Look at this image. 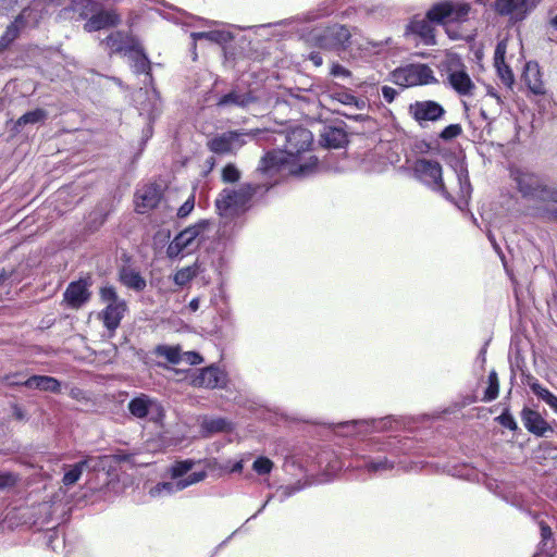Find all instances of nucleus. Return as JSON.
<instances>
[{
    "mask_svg": "<svg viewBox=\"0 0 557 557\" xmlns=\"http://www.w3.org/2000/svg\"><path fill=\"white\" fill-rule=\"evenodd\" d=\"M313 141L312 133L305 127L289 131L285 137L284 149L268 151L257 169L261 175L272 176L286 165H296L290 173L296 176L307 175L318 163L317 157L311 156L306 163L297 164L302 152L310 149Z\"/></svg>",
    "mask_w": 557,
    "mask_h": 557,
    "instance_id": "1",
    "label": "nucleus"
},
{
    "mask_svg": "<svg viewBox=\"0 0 557 557\" xmlns=\"http://www.w3.org/2000/svg\"><path fill=\"white\" fill-rule=\"evenodd\" d=\"M470 12L468 3H453L449 1L435 3L429 9L425 17L414 16L406 26V35H414L424 45H435L433 23L444 24L450 22H462Z\"/></svg>",
    "mask_w": 557,
    "mask_h": 557,
    "instance_id": "2",
    "label": "nucleus"
},
{
    "mask_svg": "<svg viewBox=\"0 0 557 557\" xmlns=\"http://www.w3.org/2000/svg\"><path fill=\"white\" fill-rule=\"evenodd\" d=\"M399 443L395 438L373 441L368 444L369 454L358 455L355 463L350 466L371 475L392 471L397 458L405 453Z\"/></svg>",
    "mask_w": 557,
    "mask_h": 557,
    "instance_id": "3",
    "label": "nucleus"
},
{
    "mask_svg": "<svg viewBox=\"0 0 557 557\" xmlns=\"http://www.w3.org/2000/svg\"><path fill=\"white\" fill-rule=\"evenodd\" d=\"M276 181L265 183H245L238 189L224 188L215 199V208L220 215H228L245 210L249 201L265 195Z\"/></svg>",
    "mask_w": 557,
    "mask_h": 557,
    "instance_id": "4",
    "label": "nucleus"
},
{
    "mask_svg": "<svg viewBox=\"0 0 557 557\" xmlns=\"http://www.w3.org/2000/svg\"><path fill=\"white\" fill-rule=\"evenodd\" d=\"M210 226L209 220H199L187 226L170 242L166 247V257L171 260L182 259L199 248L205 239V233Z\"/></svg>",
    "mask_w": 557,
    "mask_h": 557,
    "instance_id": "5",
    "label": "nucleus"
},
{
    "mask_svg": "<svg viewBox=\"0 0 557 557\" xmlns=\"http://www.w3.org/2000/svg\"><path fill=\"white\" fill-rule=\"evenodd\" d=\"M351 38V29L338 23L315 28L309 34V40L314 47L336 53L346 51L352 44Z\"/></svg>",
    "mask_w": 557,
    "mask_h": 557,
    "instance_id": "6",
    "label": "nucleus"
},
{
    "mask_svg": "<svg viewBox=\"0 0 557 557\" xmlns=\"http://www.w3.org/2000/svg\"><path fill=\"white\" fill-rule=\"evenodd\" d=\"M401 425H404L403 417L389 414L377 419L371 418L339 422L337 430L345 435H364L385 432Z\"/></svg>",
    "mask_w": 557,
    "mask_h": 557,
    "instance_id": "7",
    "label": "nucleus"
},
{
    "mask_svg": "<svg viewBox=\"0 0 557 557\" xmlns=\"http://www.w3.org/2000/svg\"><path fill=\"white\" fill-rule=\"evenodd\" d=\"M99 295L101 301L107 304L106 308L99 313V318L110 336H113L127 311V304L119 297L115 288L111 285L101 287Z\"/></svg>",
    "mask_w": 557,
    "mask_h": 557,
    "instance_id": "8",
    "label": "nucleus"
},
{
    "mask_svg": "<svg viewBox=\"0 0 557 557\" xmlns=\"http://www.w3.org/2000/svg\"><path fill=\"white\" fill-rule=\"evenodd\" d=\"M413 177L431 190L441 194L446 200L453 201L443 181V170L438 161L418 159L412 166Z\"/></svg>",
    "mask_w": 557,
    "mask_h": 557,
    "instance_id": "9",
    "label": "nucleus"
},
{
    "mask_svg": "<svg viewBox=\"0 0 557 557\" xmlns=\"http://www.w3.org/2000/svg\"><path fill=\"white\" fill-rule=\"evenodd\" d=\"M76 5H81L83 9L82 12H79V17L87 20L84 24V29L87 33L114 27L121 21L115 11L100 9L98 4L91 0H81Z\"/></svg>",
    "mask_w": 557,
    "mask_h": 557,
    "instance_id": "10",
    "label": "nucleus"
},
{
    "mask_svg": "<svg viewBox=\"0 0 557 557\" xmlns=\"http://www.w3.org/2000/svg\"><path fill=\"white\" fill-rule=\"evenodd\" d=\"M136 102L140 116H145L147 125L143 129L141 146L144 147L153 134V122L160 114V99L158 91L140 88L136 94Z\"/></svg>",
    "mask_w": 557,
    "mask_h": 557,
    "instance_id": "11",
    "label": "nucleus"
},
{
    "mask_svg": "<svg viewBox=\"0 0 557 557\" xmlns=\"http://www.w3.org/2000/svg\"><path fill=\"white\" fill-rule=\"evenodd\" d=\"M127 409L134 418L149 419L156 423L161 422L165 417L162 404L144 393L133 397L127 404Z\"/></svg>",
    "mask_w": 557,
    "mask_h": 557,
    "instance_id": "12",
    "label": "nucleus"
},
{
    "mask_svg": "<svg viewBox=\"0 0 557 557\" xmlns=\"http://www.w3.org/2000/svg\"><path fill=\"white\" fill-rule=\"evenodd\" d=\"M447 72L448 85L460 96L472 95L475 88L474 83L465 70L461 59L457 55L450 57L444 64Z\"/></svg>",
    "mask_w": 557,
    "mask_h": 557,
    "instance_id": "13",
    "label": "nucleus"
},
{
    "mask_svg": "<svg viewBox=\"0 0 557 557\" xmlns=\"http://www.w3.org/2000/svg\"><path fill=\"white\" fill-rule=\"evenodd\" d=\"M542 0H495L494 11L513 24L521 23L537 8Z\"/></svg>",
    "mask_w": 557,
    "mask_h": 557,
    "instance_id": "14",
    "label": "nucleus"
},
{
    "mask_svg": "<svg viewBox=\"0 0 557 557\" xmlns=\"http://www.w3.org/2000/svg\"><path fill=\"white\" fill-rule=\"evenodd\" d=\"M409 113L421 127H425L429 122L441 121L446 114V110L437 101L422 100L411 103Z\"/></svg>",
    "mask_w": 557,
    "mask_h": 557,
    "instance_id": "15",
    "label": "nucleus"
},
{
    "mask_svg": "<svg viewBox=\"0 0 557 557\" xmlns=\"http://www.w3.org/2000/svg\"><path fill=\"white\" fill-rule=\"evenodd\" d=\"M247 136L249 134L244 131L224 132L211 138L208 141V148L218 154L228 153L243 147Z\"/></svg>",
    "mask_w": 557,
    "mask_h": 557,
    "instance_id": "16",
    "label": "nucleus"
},
{
    "mask_svg": "<svg viewBox=\"0 0 557 557\" xmlns=\"http://www.w3.org/2000/svg\"><path fill=\"white\" fill-rule=\"evenodd\" d=\"M227 384V374L220 367L211 364L197 370L191 376V385L199 388H224Z\"/></svg>",
    "mask_w": 557,
    "mask_h": 557,
    "instance_id": "17",
    "label": "nucleus"
},
{
    "mask_svg": "<svg viewBox=\"0 0 557 557\" xmlns=\"http://www.w3.org/2000/svg\"><path fill=\"white\" fill-rule=\"evenodd\" d=\"M106 457H94V456H87L83 460L70 465L64 466V474L62 478V483L65 486H72L74 485L82 476L83 472L89 471V472H96L100 469H103V459Z\"/></svg>",
    "mask_w": 557,
    "mask_h": 557,
    "instance_id": "18",
    "label": "nucleus"
},
{
    "mask_svg": "<svg viewBox=\"0 0 557 557\" xmlns=\"http://www.w3.org/2000/svg\"><path fill=\"white\" fill-rule=\"evenodd\" d=\"M91 285L89 277H82L71 282L65 292L63 299L71 309H79L87 304L91 297L89 287Z\"/></svg>",
    "mask_w": 557,
    "mask_h": 557,
    "instance_id": "19",
    "label": "nucleus"
},
{
    "mask_svg": "<svg viewBox=\"0 0 557 557\" xmlns=\"http://www.w3.org/2000/svg\"><path fill=\"white\" fill-rule=\"evenodd\" d=\"M513 178L518 190L524 198L539 200L545 186V182L541 176L530 172L518 171Z\"/></svg>",
    "mask_w": 557,
    "mask_h": 557,
    "instance_id": "20",
    "label": "nucleus"
},
{
    "mask_svg": "<svg viewBox=\"0 0 557 557\" xmlns=\"http://www.w3.org/2000/svg\"><path fill=\"white\" fill-rule=\"evenodd\" d=\"M163 196L161 185L151 183L143 186L136 193V207L139 213H146L157 208Z\"/></svg>",
    "mask_w": 557,
    "mask_h": 557,
    "instance_id": "21",
    "label": "nucleus"
},
{
    "mask_svg": "<svg viewBox=\"0 0 557 557\" xmlns=\"http://www.w3.org/2000/svg\"><path fill=\"white\" fill-rule=\"evenodd\" d=\"M12 385H21L26 388L39 389L42 392H49L53 394H60L62 384L61 382L50 375L34 374L23 382L12 381Z\"/></svg>",
    "mask_w": 557,
    "mask_h": 557,
    "instance_id": "22",
    "label": "nucleus"
},
{
    "mask_svg": "<svg viewBox=\"0 0 557 557\" xmlns=\"http://www.w3.org/2000/svg\"><path fill=\"white\" fill-rule=\"evenodd\" d=\"M520 417L524 428L536 436H544L548 431L553 432V428L541 413L529 407L521 410Z\"/></svg>",
    "mask_w": 557,
    "mask_h": 557,
    "instance_id": "23",
    "label": "nucleus"
},
{
    "mask_svg": "<svg viewBox=\"0 0 557 557\" xmlns=\"http://www.w3.org/2000/svg\"><path fill=\"white\" fill-rule=\"evenodd\" d=\"M257 101L258 98L253 96L251 91L242 92L236 87L221 96L216 101V106L220 108L237 107L244 109Z\"/></svg>",
    "mask_w": 557,
    "mask_h": 557,
    "instance_id": "24",
    "label": "nucleus"
},
{
    "mask_svg": "<svg viewBox=\"0 0 557 557\" xmlns=\"http://www.w3.org/2000/svg\"><path fill=\"white\" fill-rule=\"evenodd\" d=\"M456 174L458 178L459 184V198L458 200H454L451 202H455L456 207L459 210H465L469 206V201L472 194V186L469 178L468 169L465 164H460L456 169Z\"/></svg>",
    "mask_w": 557,
    "mask_h": 557,
    "instance_id": "25",
    "label": "nucleus"
},
{
    "mask_svg": "<svg viewBox=\"0 0 557 557\" xmlns=\"http://www.w3.org/2000/svg\"><path fill=\"white\" fill-rule=\"evenodd\" d=\"M128 54L126 57L129 58L132 61V67L135 74H144L146 84L147 81L151 83L152 75H151V67H150V61L148 57L145 54V52L138 48L137 46H129L127 50Z\"/></svg>",
    "mask_w": 557,
    "mask_h": 557,
    "instance_id": "26",
    "label": "nucleus"
},
{
    "mask_svg": "<svg viewBox=\"0 0 557 557\" xmlns=\"http://www.w3.org/2000/svg\"><path fill=\"white\" fill-rule=\"evenodd\" d=\"M190 37L193 39V53H194V60L197 58L196 53V42L198 40H209L211 42L218 44V45H224L233 40L234 36L224 29H215V30H209V32H194L190 34Z\"/></svg>",
    "mask_w": 557,
    "mask_h": 557,
    "instance_id": "27",
    "label": "nucleus"
},
{
    "mask_svg": "<svg viewBox=\"0 0 557 557\" xmlns=\"http://www.w3.org/2000/svg\"><path fill=\"white\" fill-rule=\"evenodd\" d=\"M321 140L326 148H342L347 143V134L342 127L329 126L321 134Z\"/></svg>",
    "mask_w": 557,
    "mask_h": 557,
    "instance_id": "28",
    "label": "nucleus"
},
{
    "mask_svg": "<svg viewBox=\"0 0 557 557\" xmlns=\"http://www.w3.org/2000/svg\"><path fill=\"white\" fill-rule=\"evenodd\" d=\"M120 282L128 289L135 292H143L147 286L145 277L138 271L131 268L120 270Z\"/></svg>",
    "mask_w": 557,
    "mask_h": 557,
    "instance_id": "29",
    "label": "nucleus"
},
{
    "mask_svg": "<svg viewBox=\"0 0 557 557\" xmlns=\"http://www.w3.org/2000/svg\"><path fill=\"white\" fill-rule=\"evenodd\" d=\"M201 431L205 436H210L215 433L233 431V423L222 417L205 419L201 423Z\"/></svg>",
    "mask_w": 557,
    "mask_h": 557,
    "instance_id": "30",
    "label": "nucleus"
},
{
    "mask_svg": "<svg viewBox=\"0 0 557 557\" xmlns=\"http://www.w3.org/2000/svg\"><path fill=\"white\" fill-rule=\"evenodd\" d=\"M412 74V86L428 85L435 83L433 71L426 64H409Z\"/></svg>",
    "mask_w": 557,
    "mask_h": 557,
    "instance_id": "31",
    "label": "nucleus"
},
{
    "mask_svg": "<svg viewBox=\"0 0 557 557\" xmlns=\"http://www.w3.org/2000/svg\"><path fill=\"white\" fill-rule=\"evenodd\" d=\"M104 44L111 52L123 53L124 55L128 54L127 50L129 46H135L128 41L122 32H114L110 34L106 38Z\"/></svg>",
    "mask_w": 557,
    "mask_h": 557,
    "instance_id": "32",
    "label": "nucleus"
},
{
    "mask_svg": "<svg viewBox=\"0 0 557 557\" xmlns=\"http://www.w3.org/2000/svg\"><path fill=\"white\" fill-rule=\"evenodd\" d=\"M200 272V264L195 262L191 265L178 269L173 275V282L175 285L183 287L193 281Z\"/></svg>",
    "mask_w": 557,
    "mask_h": 557,
    "instance_id": "33",
    "label": "nucleus"
},
{
    "mask_svg": "<svg viewBox=\"0 0 557 557\" xmlns=\"http://www.w3.org/2000/svg\"><path fill=\"white\" fill-rule=\"evenodd\" d=\"M500 55V47L497 46L495 51V66L497 70L498 77L500 78L502 83L507 86L511 87L515 82L513 73L508 64L504 61L503 57Z\"/></svg>",
    "mask_w": 557,
    "mask_h": 557,
    "instance_id": "34",
    "label": "nucleus"
},
{
    "mask_svg": "<svg viewBox=\"0 0 557 557\" xmlns=\"http://www.w3.org/2000/svg\"><path fill=\"white\" fill-rule=\"evenodd\" d=\"M48 113L46 110L37 108L35 110L28 111L18 117L14 125V129L20 132V129L27 124H37L42 123L47 119Z\"/></svg>",
    "mask_w": 557,
    "mask_h": 557,
    "instance_id": "35",
    "label": "nucleus"
},
{
    "mask_svg": "<svg viewBox=\"0 0 557 557\" xmlns=\"http://www.w3.org/2000/svg\"><path fill=\"white\" fill-rule=\"evenodd\" d=\"M333 100H336L345 106L355 107L359 110L366 107V101L347 91L346 89L334 90L331 94Z\"/></svg>",
    "mask_w": 557,
    "mask_h": 557,
    "instance_id": "36",
    "label": "nucleus"
},
{
    "mask_svg": "<svg viewBox=\"0 0 557 557\" xmlns=\"http://www.w3.org/2000/svg\"><path fill=\"white\" fill-rule=\"evenodd\" d=\"M154 355L165 358L172 364H178L182 361V351L180 346L158 345L154 348Z\"/></svg>",
    "mask_w": 557,
    "mask_h": 557,
    "instance_id": "37",
    "label": "nucleus"
},
{
    "mask_svg": "<svg viewBox=\"0 0 557 557\" xmlns=\"http://www.w3.org/2000/svg\"><path fill=\"white\" fill-rule=\"evenodd\" d=\"M180 491H183V487H181V480L173 479L172 481L158 483L150 488L149 493L152 497H158L162 495H172Z\"/></svg>",
    "mask_w": 557,
    "mask_h": 557,
    "instance_id": "38",
    "label": "nucleus"
},
{
    "mask_svg": "<svg viewBox=\"0 0 557 557\" xmlns=\"http://www.w3.org/2000/svg\"><path fill=\"white\" fill-rule=\"evenodd\" d=\"M499 394V381L495 370H492L487 376V386L484 391L483 401L491 403L498 397Z\"/></svg>",
    "mask_w": 557,
    "mask_h": 557,
    "instance_id": "39",
    "label": "nucleus"
},
{
    "mask_svg": "<svg viewBox=\"0 0 557 557\" xmlns=\"http://www.w3.org/2000/svg\"><path fill=\"white\" fill-rule=\"evenodd\" d=\"M195 461L193 459H184L175 461L170 468L171 478L181 480L194 468Z\"/></svg>",
    "mask_w": 557,
    "mask_h": 557,
    "instance_id": "40",
    "label": "nucleus"
},
{
    "mask_svg": "<svg viewBox=\"0 0 557 557\" xmlns=\"http://www.w3.org/2000/svg\"><path fill=\"white\" fill-rule=\"evenodd\" d=\"M392 82L401 87L412 86V74L410 65L398 67L392 72Z\"/></svg>",
    "mask_w": 557,
    "mask_h": 557,
    "instance_id": "41",
    "label": "nucleus"
},
{
    "mask_svg": "<svg viewBox=\"0 0 557 557\" xmlns=\"http://www.w3.org/2000/svg\"><path fill=\"white\" fill-rule=\"evenodd\" d=\"M524 81L529 89L534 95H543L544 94V86L540 78V72L539 70H534L533 72L529 69L528 72L524 74Z\"/></svg>",
    "mask_w": 557,
    "mask_h": 557,
    "instance_id": "42",
    "label": "nucleus"
},
{
    "mask_svg": "<svg viewBox=\"0 0 557 557\" xmlns=\"http://www.w3.org/2000/svg\"><path fill=\"white\" fill-rule=\"evenodd\" d=\"M306 484L301 481H297L293 484L288 485H282L276 490V493L274 494L275 497L278 498L281 503H284L286 499L295 495L296 493L302 491L305 488Z\"/></svg>",
    "mask_w": 557,
    "mask_h": 557,
    "instance_id": "43",
    "label": "nucleus"
},
{
    "mask_svg": "<svg viewBox=\"0 0 557 557\" xmlns=\"http://www.w3.org/2000/svg\"><path fill=\"white\" fill-rule=\"evenodd\" d=\"M273 467V461L264 456L257 457L252 463V470L257 472L259 475L269 474L272 471Z\"/></svg>",
    "mask_w": 557,
    "mask_h": 557,
    "instance_id": "44",
    "label": "nucleus"
},
{
    "mask_svg": "<svg viewBox=\"0 0 557 557\" xmlns=\"http://www.w3.org/2000/svg\"><path fill=\"white\" fill-rule=\"evenodd\" d=\"M528 384L532 393L544 403L552 398L553 393L548 388L544 387L536 379L532 377Z\"/></svg>",
    "mask_w": 557,
    "mask_h": 557,
    "instance_id": "45",
    "label": "nucleus"
},
{
    "mask_svg": "<svg viewBox=\"0 0 557 557\" xmlns=\"http://www.w3.org/2000/svg\"><path fill=\"white\" fill-rule=\"evenodd\" d=\"M240 180V171L234 163H227L222 169V181L224 183L233 184Z\"/></svg>",
    "mask_w": 557,
    "mask_h": 557,
    "instance_id": "46",
    "label": "nucleus"
},
{
    "mask_svg": "<svg viewBox=\"0 0 557 557\" xmlns=\"http://www.w3.org/2000/svg\"><path fill=\"white\" fill-rule=\"evenodd\" d=\"M502 426L510 430V431H517L518 424L515 420L513 416L511 414L509 408H505L503 412L495 419Z\"/></svg>",
    "mask_w": 557,
    "mask_h": 557,
    "instance_id": "47",
    "label": "nucleus"
},
{
    "mask_svg": "<svg viewBox=\"0 0 557 557\" xmlns=\"http://www.w3.org/2000/svg\"><path fill=\"white\" fill-rule=\"evenodd\" d=\"M18 480L17 473L0 470V490L15 486Z\"/></svg>",
    "mask_w": 557,
    "mask_h": 557,
    "instance_id": "48",
    "label": "nucleus"
},
{
    "mask_svg": "<svg viewBox=\"0 0 557 557\" xmlns=\"http://www.w3.org/2000/svg\"><path fill=\"white\" fill-rule=\"evenodd\" d=\"M206 478L207 472L205 470L191 472L190 474H187L185 478L181 479V487L185 490L190 485L203 481Z\"/></svg>",
    "mask_w": 557,
    "mask_h": 557,
    "instance_id": "49",
    "label": "nucleus"
},
{
    "mask_svg": "<svg viewBox=\"0 0 557 557\" xmlns=\"http://www.w3.org/2000/svg\"><path fill=\"white\" fill-rule=\"evenodd\" d=\"M461 132L462 128L460 124H449L442 129L438 136L441 139L448 141L458 137L461 134Z\"/></svg>",
    "mask_w": 557,
    "mask_h": 557,
    "instance_id": "50",
    "label": "nucleus"
},
{
    "mask_svg": "<svg viewBox=\"0 0 557 557\" xmlns=\"http://www.w3.org/2000/svg\"><path fill=\"white\" fill-rule=\"evenodd\" d=\"M18 32V27L15 25V23H11L0 38V45L3 47L10 45L17 38Z\"/></svg>",
    "mask_w": 557,
    "mask_h": 557,
    "instance_id": "51",
    "label": "nucleus"
},
{
    "mask_svg": "<svg viewBox=\"0 0 557 557\" xmlns=\"http://www.w3.org/2000/svg\"><path fill=\"white\" fill-rule=\"evenodd\" d=\"M330 74L332 76H334L336 78H341L343 81H347L352 77V73L339 63L332 64Z\"/></svg>",
    "mask_w": 557,
    "mask_h": 557,
    "instance_id": "52",
    "label": "nucleus"
},
{
    "mask_svg": "<svg viewBox=\"0 0 557 557\" xmlns=\"http://www.w3.org/2000/svg\"><path fill=\"white\" fill-rule=\"evenodd\" d=\"M195 208V195H190L187 200L177 209V218H187Z\"/></svg>",
    "mask_w": 557,
    "mask_h": 557,
    "instance_id": "53",
    "label": "nucleus"
},
{
    "mask_svg": "<svg viewBox=\"0 0 557 557\" xmlns=\"http://www.w3.org/2000/svg\"><path fill=\"white\" fill-rule=\"evenodd\" d=\"M540 529H541V536H542L541 550H545L546 546L548 545V541H550L553 537V532H552L550 527L544 521H540Z\"/></svg>",
    "mask_w": 557,
    "mask_h": 557,
    "instance_id": "54",
    "label": "nucleus"
},
{
    "mask_svg": "<svg viewBox=\"0 0 557 557\" xmlns=\"http://www.w3.org/2000/svg\"><path fill=\"white\" fill-rule=\"evenodd\" d=\"M547 40L552 42H557V37L555 36V32H557V14L552 16L547 24L545 25Z\"/></svg>",
    "mask_w": 557,
    "mask_h": 557,
    "instance_id": "55",
    "label": "nucleus"
},
{
    "mask_svg": "<svg viewBox=\"0 0 557 557\" xmlns=\"http://www.w3.org/2000/svg\"><path fill=\"white\" fill-rule=\"evenodd\" d=\"M539 200L557 203V189L545 184Z\"/></svg>",
    "mask_w": 557,
    "mask_h": 557,
    "instance_id": "56",
    "label": "nucleus"
},
{
    "mask_svg": "<svg viewBox=\"0 0 557 557\" xmlns=\"http://www.w3.org/2000/svg\"><path fill=\"white\" fill-rule=\"evenodd\" d=\"M182 360H185L190 366H196V364L201 363L203 361V358L199 352L191 350V351H186L182 356Z\"/></svg>",
    "mask_w": 557,
    "mask_h": 557,
    "instance_id": "57",
    "label": "nucleus"
},
{
    "mask_svg": "<svg viewBox=\"0 0 557 557\" xmlns=\"http://www.w3.org/2000/svg\"><path fill=\"white\" fill-rule=\"evenodd\" d=\"M381 95L387 103H392L397 97L398 92L395 88L384 85L381 88Z\"/></svg>",
    "mask_w": 557,
    "mask_h": 557,
    "instance_id": "58",
    "label": "nucleus"
},
{
    "mask_svg": "<svg viewBox=\"0 0 557 557\" xmlns=\"http://www.w3.org/2000/svg\"><path fill=\"white\" fill-rule=\"evenodd\" d=\"M69 396L72 399H75L77 401H83V400H87L88 399L86 392L84 389L77 387V386H73L70 389Z\"/></svg>",
    "mask_w": 557,
    "mask_h": 557,
    "instance_id": "59",
    "label": "nucleus"
},
{
    "mask_svg": "<svg viewBox=\"0 0 557 557\" xmlns=\"http://www.w3.org/2000/svg\"><path fill=\"white\" fill-rule=\"evenodd\" d=\"M214 270L222 275L226 269L227 261L223 256H219L216 260L212 262Z\"/></svg>",
    "mask_w": 557,
    "mask_h": 557,
    "instance_id": "60",
    "label": "nucleus"
},
{
    "mask_svg": "<svg viewBox=\"0 0 557 557\" xmlns=\"http://www.w3.org/2000/svg\"><path fill=\"white\" fill-rule=\"evenodd\" d=\"M487 346L488 342H486L481 349L478 352V356L475 358V362L480 364V367L483 369L485 362H486V352H487Z\"/></svg>",
    "mask_w": 557,
    "mask_h": 557,
    "instance_id": "61",
    "label": "nucleus"
},
{
    "mask_svg": "<svg viewBox=\"0 0 557 557\" xmlns=\"http://www.w3.org/2000/svg\"><path fill=\"white\" fill-rule=\"evenodd\" d=\"M274 497H275V495H274V494H270V495L267 497L265 502L260 506V508H259V509H258V510H257V511H256L251 517H249V518L246 520L245 524H246L247 522H249L250 520L256 519V518H257L261 512H263V510L265 509V507L268 506V504H269V503H270Z\"/></svg>",
    "mask_w": 557,
    "mask_h": 557,
    "instance_id": "62",
    "label": "nucleus"
},
{
    "mask_svg": "<svg viewBox=\"0 0 557 557\" xmlns=\"http://www.w3.org/2000/svg\"><path fill=\"white\" fill-rule=\"evenodd\" d=\"M13 417L18 421H22L26 419V412L22 407L15 405L13 406Z\"/></svg>",
    "mask_w": 557,
    "mask_h": 557,
    "instance_id": "63",
    "label": "nucleus"
},
{
    "mask_svg": "<svg viewBox=\"0 0 557 557\" xmlns=\"http://www.w3.org/2000/svg\"><path fill=\"white\" fill-rule=\"evenodd\" d=\"M309 60L315 65L321 66L323 64V58L320 52H311L309 54Z\"/></svg>",
    "mask_w": 557,
    "mask_h": 557,
    "instance_id": "64",
    "label": "nucleus"
}]
</instances>
